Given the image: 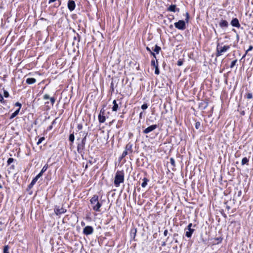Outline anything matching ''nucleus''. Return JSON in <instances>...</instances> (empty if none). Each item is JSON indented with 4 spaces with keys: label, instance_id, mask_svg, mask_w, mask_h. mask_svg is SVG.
I'll return each instance as SVG.
<instances>
[{
    "label": "nucleus",
    "instance_id": "nucleus-1",
    "mask_svg": "<svg viewBox=\"0 0 253 253\" xmlns=\"http://www.w3.org/2000/svg\"><path fill=\"white\" fill-rule=\"evenodd\" d=\"M90 202L93 211H100V208L102 204L98 201V196L94 195L90 200Z\"/></svg>",
    "mask_w": 253,
    "mask_h": 253
},
{
    "label": "nucleus",
    "instance_id": "nucleus-2",
    "mask_svg": "<svg viewBox=\"0 0 253 253\" xmlns=\"http://www.w3.org/2000/svg\"><path fill=\"white\" fill-rule=\"evenodd\" d=\"M124 181V174L123 171H117L114 178V185L116 187H119L120 183Z\"/></svg>",
    "mask_w": 253,
    "mask_h": 253
},
{
    "label": "nucleus",
    "instance_id": "nucleus-3",
    "mask_svg": "<svg viewBox=\"0 0 253 253\" xmlns=\"http://www.w3.org/2000/svg\"><path fill=\"white\" fill-rule=\"evenodd\" d=\"M189 18V15L188 12L186 13L185 21L183 20H179L174 23V26L178 30H183L185 29V22L188 23Z\"/></svg>",
    "mask_w": 253,
    "mask_h": 253
},
{
    "label": "nucleus",
    "instance_id": "nucleus-4",
    "mask_svg": "<svg viewBox=\"0 0 253 253\" xmlns=\"http://www.w3.org/2000/svg\"><path fill=\"white\" fill-rule=\"evenodd\" d=\"M230 48V45H224L222 46L218 43L216 46V56L217 57L221 56L222 55L223 53L226 52Z\"/></svg>",
    "mask_w": 253,
    "mask_h": 253
},
{
    "label": "nucleus",
    "instance_id": "nucleus-5",
    "mask_svg": "<svg viewBox=\"0 0 253 253\" xmlns=\"http://www.w3.org/2000/svg\"><path fill=\"white\" fill-rule=\"evenodd\" d=\"M93 232V228L91 226H85L83 230V233L86 235L92 234Z\"/></svg>",
    "mask_w": 253,
    "mask_h": 253
},
{
    "label": "nucleus",
    "instance_id": "nucleus-6",
    "mask_svg": "<svg viewBox=\"0 0 253 253\" xmlns=\"http://www.w3.org/2000/svg\"><path fill=\"white\" fill-rule=\"evenodd\" d=\"M157 127H158V126L157 125H151V126H148V127H147L146 128H145L143 130V132L144 134L149 133V132H150L153 131L154 130H155Z\"/></svg>",
    "mask_w": 253,
    "mask_h": 253
},
{
    "label": "nucleus",
    "instance_id": "nucleus-7",
    "mask_svg": "<svg viewBox=\"0 0 253 253\" xmlns=\"http://www.w3.org/2000/svg\"><path fill=\"white\" fill-rule=\"evenodd\" d=\"M85 147V145L82 143H80L78 144L77 146V151L82 156L84 154V149Z\"/></svg>",
    "mask_w": 253,
    "mask_h": 253
},
{
    "label": "nucleus",
    "instance_id": "nucleus-8",
    "mask_svg": "<svg viewBox=\"0 0 253 253\" xmlns=\"http://www.w3.org/2000/svg\"><path fill=\"white\" fill-rule=\"evenodd\" d=\"M67 7L70 11H73L76 7V3L73 0H69L68 1Z\"/></svg>",
    "mask_w": 253,
    "mask_h": 253
},
{
    "label": "nucleus",
    "instance_id": "nucleus-9",
    "mask_svg": "<svg viewBox=\"0 0 253 253\" xmlns=\"http://www.w3.org/2000/svg\"><path fill=\"white\" fill-rule=\"evenodd\" d=\"M67 210L63 208H59V207H56L54 209V212L57 215L64 213Z\"/></svg>",
    "mask_w": 253,
    "mask_h": 253
},
{
    "label": "nucleus",
    "instance_id": "nucleus-10",
    "mask_svg": "<svg viewBox=\"0 0 253 253\" xmlns=\"http://www.w3.org/2000/svg\"><path fill=\"white\" fill-rule=\"evenodd\" d=\"M179 8H177L176 5L171 4L167 8V11L171 12H179Z\"/></svg>",
    "mask_w": 253,
    "mask_h": 253
},
{
    "label": "nucleus",
    "instance_id": "nucleus-11",
    "mask_svg": "<svg viewBox=\"0 0 253 253\" xmlns=\"http://www.w3.org/2000/svg\"><path fill=\"white\" fill-rule=\"evenodd\" d=\"M231 24L232 26L235 27L237 28H239L240 27V24L239 23V20L237 18H233L231 22Z\"/></svg>",
    "mask_w": 253,
    "mask_h": 253
},
{
    "label": "nucleus",
    "instance_id": "nucleus-12",
    "mask_svg": "<svg viewBox=\"0 0 253 253\" xmlns=\"http://www.w3.org/2000/svg\"><path fill=\"white\" fill-rule=\"evenodd\" d=\"M132 146L133 144L130 142L127 144L125 147V151L128 152V153H131L132 152Z\"/></svg>",
    "mask_w": 253,
    "mask_h": 253
},
{
    "label": "nucleus",
    "instance_id": "nucleus-13",
    "mask_svg": "<svg viewBox=\"0 0 253 253\" xmlns=\"http://www.w3.org/2000/svg\"><path fill=\"white\" fill-rule=\"evenodd\" d=\"M219 25L222 28H227L228 26V23L225 20H221L219 23Z\"/></svg>",
    "mask_w": 253,
    "mask_h": 253
},
{
    "label": "nucleus",
    "instance_id": "nucleus-14",
    "mask_svg": "<svg viewBox=\"0 0 253 253\" xmlns=\"http://www.w3.org/2000/svg\"><path fill=\"white\" fill-rule=\"evenodd\" d=\"M208 106V102L206 101H203L199 104V107L202 110H205Z\"/></svg>",
    "mask_w": 253,
    "mask_h": 253
},
{
    "label": "nucleus",
    "instance_id": "nucleus-15",
    "mask_svg": "<svg viewBox=\"0 0 253 253\" xmlns=\"http://www.w3.org/2000/svg\"><path fill=\"white\" fill-rule=\"evenodd\" d=\"M188 229V231L185 232V236L187 238H190L192 236V235L195 230L192 228L190 229Z\"/></svg>",
    "mask_w": 253,
    "mask_h": 253
},
{
    "label": "nucleus",
    "instance_id": "nucleus-16",
    "mask_svg": "<svg viewBox=\"0 0 253 253\" xmlns=\"http://www.w3.org/2000/svg\"><path fill=\"white\" fill-rule=\"evenodd\" d=\"M36 82V80L35 78H28L27 79L26 82L27 84H32L34 83H35Z\"/></svg>",
    "mask_w": 253,
    "mask_h": 253
},
{
    "label": "nucleus",
    "instance_id": "nucleus-17",
    "mask_svg": "<svg viewBox=\"0 0 253 253\" xmlns=\"http://www.w3.org/2000/svg\"><path fill=\"white\" fill-rule=\"evenodd\" d=\"M113 106L112 107V111H117L118 109L119 106L118 104L117 103V101L116 100H114L113 101Z\"/></svg>",
    "mask_w": 253,
    "mask_h": 253
},
{
    "label": "nucleus",
    "instance_id": "nucleus-18",
    "mask_svg": "<svg viewBox=\"0 0 253 253\" xmlns=\"http://www.w3.org/2000/svg\"><path fill=\"white\" fill-rule=\"evenodd\" d=\"M106 120V118L104 115L99 114L98 115V121L100 123H103Z\"/></svg>",
    "mask_w": 253,
    "mask_h": 253
},
{
    "label": "nucleus",
    "instance_id": "nucleus-19",
    "mask_svg": "<svg viewBox=\"0 0 253 253\" xmlns=\"http://www.w3.org/2000/svg\"><path fill=\"white\" fill-rule=\"evenodd\" d=\"M249 158L247 157H244L242 160V165H249Z\"/></svg>",
    "mask_w": 253,
    "mask_h": 253
},
{
    "label": "nucleus",
    "instance_id": "nucleus-20",
    "mask_svg": "<svg viewBox=\"0 0 253 253\" xmlns=\"http://www.w3.org/2000/svg\"><path fill=\"white\" fill-rule=\"evenodd\" d=\"M142 181L143 182L141 183V186L143 188H145L147 185V183L149 181V179H147L146 177H144L142 179Z\"/></svg>",
    "mask_w": 253,
    "mask_h": 253
},
{
    "label": "nucleus",
    "instance_id": "nucleus-21",
    "mask_svg": "<svg viewBox=\"0 0 253 253\" xmlns=\"http://www.w3.org/2000/svg\"><path fill=\"white\" fill-rule=\"evenodd\" d=\"M19 111H20V108H18L17 110H16L14 113H13L11 115V116L10 117V119H12L14 118V117H15L18 114Z\"/></svg>",
    "mask_w": 253,
    "mask_h": 253
},
{
    "label": "nucleus",
    "instance_id": "nucleus-22",
    "mask_svg": "<svg viewBox=\"0 0 253 253\" xmlns=\"http://www.w3.org/2000/svg\"><path fill=\"white\" fill-rule=\"evenodd\" d=\"M151 65L153 66L154 68L156 66H158V63L157 60L155 61L154 60H152L151 62Z\"/></svg>",
    "mask_w": 253,
    "mask_h": 253
},
{
    "label": "nucleus",
    "instance_id": "nucleus-23",
    "mask_svg": "<svg viewBox=\"0 0 253 253\" xmlns=\"http://www.w3.org/2000/svg\"><path fill=\"white\" fill-rule=\"evenodd\" d=\"M161 48L157 45H155V48L154 49V51L157 54L159 53L160 51L161 50Z\"/></svg>",
    "mask_w": 253,
    "mask_h": 253
},
{
    "label": "nucleus",
    "instance_id": "nucleus-24",
    "mask_svg": "<svg viewBox=\"0 0 253 253\" xmlns=\"http://www.w3.org/2000/svg\"><path fill=\"white\" fill-rule=\"evenodd\" d=\"M75 139V136L74 133L70 134L69 137V140L72 143H73Z\"/></svg>",
    "mask_w": 253,
    "mask_h": 253
},
{
    "label": "nucleus",
    "instance_id": "nucleus-25",
    "mask_svg": "<svg viewBox=\"0 0 253 253\" xmlns=\"http://www.w3.org/2000/svg\"><path fill=\"white\" fill-rule=\"evenodd\" d=\"M47 168H48V165L46 164L43 167V168H42V169L40 172L43 174V173L44 172L47 170Z\"/></svg>",
    "mask_w": 253,
    "mask_h": 253
},
{
    "label": "nucleus",
    "instance_id": "nucleus-26",
    "mask_svg": "<svg viewBox=\"0 0 253 253\" xmlns=\"http://www.w3.org/2000/svg\"><path fill=\"white\" fill-rule=\"evenodd\" d=\"M9 247L8 246H4L3 248V253H9Z\"/></svg>",
    "mask_w": 253,
    "mask_h": 253
},
{
    "label": "nucleus",
    "instance_id": "nucleus-27",
    "mask_svg": "<svg viewBox=\"0 0 253 253\" xmlns=\"http://www.w3.org/2000/svg\"><path fill=\"white\" fill-rule=\"evenodd\" d=\"M170 163L173 167H175V160L173 158L170 159Z\"/></svg>",
    "mask_w": 253,
    "mask_h": 253
},
{
    "label": "nucleus",
    "instance_id": "nucleus-28",
    "mask_svg": "<svg viewBox=\"0 0 253 253\" xmlns=\"http://www.w3.org/2000/svg\"><path fill=\"white\" fill-rule=\"evenodd\" d=\"M14 161V159L12 158H9L8 159L7 163V165H10Z\"/></svg>",
    "mask_w": 253,
    "mask_h": 253
},
{
    "label": "nucleus",
    "instance_id": "nucleus-29",
    "mask_svg": "<svg viewBox=\"0 0 253 253\" xmlns=\"http://www.w3.org/2000/svg\"><path fill=\"white\" fill-rule=\"evenodd\" d=\"M45 139V138L44 137H41L38 141L37 142V145H39L40 144H41L44 140Z\"/></svg>",
    "mask_w": 253,
    "mask_h": 253
},
{
    "label": "nucleus",
    "instance_id": "nucleus-30",
    "mask_svg": "<svg viewBox=\"0 0 253 253\" xmlns=\"http://www.w3.org/2000/svg\"><path fill=\"white\" fill-rule=\"evenodd\" d=\"M237 61V60H233V61H232L231 65H230V68H233L234 67V66L235 65Z\"/></svg>",
    "mask_w": 253,
    "mask_h": 253
},
{
    "label": "nucleus",
    "instance_id": "nucleus-31",
    "mask_svg": "<svg viewBox=\"0 0 253 253\" xmlns=\"http://www.w3.org/2000/svg\"><path fill=\"white\" fill-rule=\"evenodd\" d=\"M201 126V123L199 122H197L195 124V128L196 129H199L200 127Z\"/></svg>",
    "mask_w": 253,
    "mask_h": 253
},
{
    "label": "nucleus",
    "instance_id": "nucleus-32",
    "mask_svg": "<svg viewBox=\"0 0 253 253\" xmlns=\"http://www.w3.org/2000/svg\"><path fill=\"white\" fill-rule=\"evenodd\" d=\"M86 136H87V133L85 134L84 137L82 139V140L81 141V143L84 144V145L85 144V143H86Z\"/></svg>",
    "mask_w": 253,
    "mask_h": 253
},
{
    "label": "nucleus",
    "instance_id": "nucleus-33",
    "mask_svg": "<svg viewBox=\"0 0 253 253\" xmlns=\"http://www.w3.org/2000/svg\"><path fill=\"white\" fill-rule=\"evenodd\" d=\"M155 74L156 75H159L160 74V71L158 66L155 67Z\"/></svg>",
    "mask_w": 253,
    "mask_h": 253
},
{
    "label": "nucleus",
    "instance_id": "nucleus-34",
    "mask_svg": "<svg viewBox=\"0 0 253 253\" xmlns=\"http://www.w3.org/2000/svg\"><path fill=\"white\" fill-rule=\"evenodd\" d=\"M253 46L250 45V46H249V47L248 49L246 51L245 54L243 56V57H244L246 56V55L247 54V53H248L249 51H250L252 50L253 49Z\"/></svg>",
    "mask_w": 253,
    "mask_h": 253
},
{
    "label": "nucleus",
    "instance_id": "nucleus-35",
    "mask_svg": "<svg viewBox=\"0 0 253 253\" xmlns=\"http://www.w3.org/2000/svg\"><path fill=\"white\" fill-rule=\"evenodd\" d=\"M247 98L248 99H251L253 98V95L252 93L249 92L247 94Z\"/></svg>",
    "mask_w": 253,
    "mask_h": 253
},
{
    "label": "nucleus",
    "instance_id": "nucleus-36",
    "mask_svg": "<svg viewBox=\"0 0 253 253\" xmlns=\"http://www.w3.org/2000/svg\"><path fill=\"white\" fill-rule=\"evenodd\" d=\"M3 96L7 98L9 96V93L8 91H7L6 90H4V92H3Z\"/></svg>",
    "mask_w": 253,
    "mask_h": 253
},
{
    "label": "nucleus",
    "instance_id": "nucleus-37",
    "mask_svg": "<svg viewBox=\"0 0 253 253\" xmlns=\"http://www.w3.org/2000/svg\"><path fill=\"white\" fill-rule=\"evenodd\" d=\"M148 108V105L146 103H145V104H143L142 106H141V109H143V110H145L147 108Z\"/></svg>",
    "mask_w": 253,
    "mask_h": 253
},
{
    "label": "nucleus",
    "instance_id": "nucleus-38",
    "mask_svg": "<svg viewBox=\"0 0 253 253\" xmlns=\"http://www.w3.org/2000/svg\"><path fill=\"white\" fill-rule=\"evenodd\" d=\"M49 99H50L51 104L53 105L55 102V99L54 97H50Z\"/></svg>",
    "mask_w": 253,
    "mask_h": 253
},
{
    "label": "nucleus",
    "instance_id": "nucleus-39",
    "mask_svg": "<svg viewBox=\"0 0 253 253\" xmlns=\"http://www.w3.org/2000/svg\"><path fill=\"white\" fill-rule=\"evenodd\" d=\"M128 154V152H127L126 151H125V150L122 155V157H121L122 158L125 157Z\"/></svg>",
    "mask_w": 253,
    "mask_h": 253
},
{
    "label": "nucleus",
    "instance_id": "nucleus-40",
    "mask_svg": "<svg viewBox=\"0 0 253 253\" xmlns=\"http://www.w3.org/2000/svg\"><path fill=\"white\" fill-rule=\"evenodd\" d=\"M0 102L1 103H4L5 102V101L3 99V96L1 94H0Z\"/></svg>",
    "mask_w": 253,
    "mask_h": 253
},
{
    "label": "nucleus",
    "instance_id": "nucleus-41",
    "mask_svg": "<svg viewBox=\"0 0 253 253\" xmlns=\"http://www.w3.org/2000/svg\"><path fill=\"white\" fill-rule=\"evenodd\" d=\"M43 99L46 100L50 98L49 95L47 94H45L43 95Z\"/></svg>",
    "mask_w": 253,
    "mask_h": 253
},
{
    "label": "nucleus",
    "instance_id": "nucleus-42",
    "mask_svg": "<svg viewBox=\"0 0 253 253\" xmlns=\"http://www.w3.org/2000/svg\"><path fill=\"white\" fill-rule=\"evenodd\" d=\"M183 62V61H182L181 60H179L178 61H177V65L179 66H180L181 65H182Z\"/></svg>",
    "mask_w": 253,
    "mask_h": 253
},
{
    "label": "nucleus",
    "instance_id": "nucleus-43",
    "mask_svg": "<svg viewBox=\"0 0 253 253\" xmlns=\"http://www.w3.org/2000/svg\"><path fill=\"white\" fill-rule=\"evenodd\" d=\"M38 180V179L35 177V178H34L33 179V180L31 181V183H32V184H34L35 185Z\"/></svg>",
    "mask_w": 253,
    "mask_h": 253
},
{
    "label": "nucleus",
    "instance_id": "nucleus-44",
    "mask_svg": "<svg viewBox=\"0 0 253 253\" xmlns=\"http://www.w3.org/2000/svg\"><path fill=\"white\" fill-rule=\"evenodd\" d=\"M15 106H18V107H19V108H20H20H21V107L22 105H21V103H20L19 102H16V103L15 104Z\"/></svg>",
    "mask_w": 253,
    "mask_h": 253
},
{
    "label": "nucleus",
    "instance_id": "nucleus-45",
    "mask_svg": "<svg viewBox=\"0 0 253 253\" xmlns=\"http://www.w3.org/2000/svg\"><path fill=\"white\" fill-rule=\"evenodd\" d=\"M105 114V110L104 109V108H102L101 110H100V113L99 114H101L102 115H104Z\"/></svg>",
    "mask_w": 253,
    "mask_h": 253
},
{
    "label": "nucleus",
    "instance_id": "nucleus-46",
    "mask_svg": "<svg viewBox=\"0 0 253 253\" xmlns=\"http://www.w3.org/2000/svg\"><path fill=\"white\" fill-rule=\"evenodd\" d=\"M42 172H40L36 176V177L38 179L40 177H41L42 175Z\"/></svg>",
    "mask_w": 253,
    "mask_h": 253
},
{
    "label": "nucleus",
    "instance_id": "nucleus-47",
    "mask_svg": "<svg viewBox=\"0 0 253 253\" xmlns=\"http://www.w3.org/2000/svg\"><path fill=\"white\" fill-rule=\"evenodd\" d=\"M77 128L79 130H81L83 128V126H82V125L81 124H78V126H77Z\"/></svg>",
    "mask_w": 253,
    "mask_h": 253
},
{
    "label": "nucleus",
    "instance_id": "nucleus-48",
    "mask_svg": "<svg viewBox=\"0 0 253 253\" xmlns=\"http://www.w3.org/2000/svg\"><path fill=\"white\" fill-rule=\"evenodd\" d=\"M34 184L31 182V183L28 185V188L30 189L34 186Z\"/></svg>",
    "mask_w": 253,
    "mask_h": 253
},
{
    "label": "nucleus",
    "instance_id": "nucleus-49",
    "mask_svg": "<svg viewBox=\"0 0 253 253\" xmlns=\"http://www.w3.org/2000/svg\"><path fill=\"white\" fill-rule=\"evenodd\" d=\"M168 234V230L167 229H166L164 232V235L165 236H167Z\"/></svg>",
    "mask_w": 253,
    "mask_h": 253
},
{
    "label": "nucleus",
    "instance_id": "nucleus-50",
    "mask_svg": "<svg viewBox=\"0 0 253 253\" xmlns=\"http://www.w3.org/2000/svg\"><path fill=\"white\" fill-rule=\"evenodd\" d=\"M216 240L217 241V243L221 242L222 239L220 238H217L216 239Z\"/></svg>",
    "mask_w": 253,
    "mask_h": 253
},
{
    "label": "nucleus",
    "instance_id": "nucleus-51",
    "mask_svg": "<svg viewBox=\"0 0 253 253\" xmlns=\"http://www.w3.org/2000/svg\"><path fill=\"white\" fill-rule=\"evenodd\" d=\"M111 88L112 89V91H114V84H113V82H112L111 83Z\"/></svg>",
    "mask_w": 253,
    "mask_h": 253
},
{
    "label": "nucleus",
    "instance_id": "nucleus-52",
    "mask_svg": "<svg viewBox=\"0 0 253 253\" xmlns=\"http://www.w3.org/2000/svg\"><path fill=\"white\" fill-rule=\"evenodd\" d=\"M193 226L192 224L191 223H189L187 226V229H192V226Z\"/></svg>",
    "mask_w": 253,
    "mask_h": 253
},
{
    "label": "nucleus",
    "instance_id": "nucleus-53",
    "mask_svg": "<svg viewBox=\"0 0 253 253\" xmlns=\"http://www.w3.org/2000/svg\"><path fill=\"white\" fill-rule=\"evenodd\" d=\"M150 53L155 58H156V54L155 53L151 51V52H150Z\"/></svg>",
    "mask_w": 253,
    "mask_h": 253
},
{
    "label": "nucleus",
    "instance_id": "nucleus-54",
    "mask_svg": "<svg viewBox=\"0 0 253 253\" xmlns=\"http://www.w3.org/2000/svg\"><path fill=\"white\" fill-rule=\"evenodd\" d=\"M150 53L155 58H156V54L155 53L151 51V52H150Z\"/></svg>",
    "mask_w": 253,
    "mask_h": 253
},
{
    "label": "nucleus",
    "instance_id": "nucleus-55",
    "mask_svg": "<svg viewBox=\"0 0 253 253\" xmlns=\"http://www.w3.org/2000/svg\"><path fill=\"white\" fill-rule=\"evenodd\" d=\"M146 50H147L148 51H149V52H151V51H152L151 50L150 48L149 47H148V46H147V47H146Z\"/></svg>",
    "mask_w": 253,
    "mask_h": 253
},
{
    "label": "nucleus",
    "instance_id": "nucleus-56",
    "mask_svg": "<svg viewBox=\"0 0 253 253\" xmlns=\"http://www.w3.org/2000/svg\"><path fill=\"white\" fill-rule=\"evenodd\" d=\"M57 119V118H56V119H55L54 120H53V122H52V125H54V124H55L56 123V119Z\"/></svg>",
    "mask_w": 253,
    "mask_h": 253
},
{
    "label": "nucleus",
    "instance_id": "nucleus-57",
    "mask_svg": "<svg viewBox=\"0 0 253 253\" xmlns=\"http://www.w3.org/2000/svg\"><path fill=\"white\" fill-rule=\"evenodd\" d=\"M166 242H163L162 243V246L163 247H165V246H166Z\"/></svg>",
    "mask_w": 253,
    "mask_h": 253
},
{
    "label": "nucleus",
    "instance_id": "nucleus-58",
    "mask_svg": "<svg viewBox=\"0 0 253 253\" xmlns=\"http://www.w3.org/2000/svg\"><path fill=\"white\" fill-rule=\"evenodd\" d=\"M142 116H143V112H141V113L139 114V118H140V119H141V118H142Z\"/></svg>",
    "mask_w": 253,
    "mask_h": 253
},
{
    "label": "nucleus",
    "instance_id": "nucleus-59",
    "mask_svg": "<svg viewBox=\"0 0 253 253\" xmlns=\"http://www.w3.org/2000/svg\"><path fill=\"white\" fill-rule=\"evenodd\" d=\"M52 128V125H51V126H50L48 127V129L49 130H50V129H51Z\"/></svg>",
    "mask_w": 253,
    "mask_h": 253
},
{
    "label": "nucleus",
    "instance_id": "nucleus-60",
    "mask_svg": "<svg viewBox=\"0 0 253 253\" xmlns=\"http://www.w3.org/2000/svg\"><path fill=\"white\" fill-rule=\"evenodd\" d=\"M178 236V234H177V233H174V234H173V238H175V237L176 236Z\"/></svg>",
    "mask_w": 253,
    "mask_h": 253
},
{
    "label": "nucleus",
    "instance_id": "nucleus-61",
    "mask_svg": "<svg viewBox=\"0 0 253 253\" xmlns=\"http://www.w3.org/2000/svg\"><path fill=\"white\" fill-rule=\"evenodd\" d=\"M136 233V229H134V237H133V238L135 237Z\"/></svg>",
    "mask_w": 253,
    "mask_h": 253
},
{
    "label": "nucleus",
    "instance_id": "nucleus-62",
    "mask_svg": "<svg viewBox=\"0 0 253 253\" xmlns=\"http://www.w3.org/2000/svg\"><path fill=\"white\" fill-rule=\"evenodd\" d=\"M173 240H174L175 243H178V241L176 239L173 238Z\"/></svg>",
    "mask_w": 253,
    "mask_h": 253
},
{
    "label": "nucleus",
    "instance_id": "nucleus-63",
    "mask_svg": "<svg viewBox=\"0 0 253 253\" xmlns=\"http://www.w3.org/2000/svg\"><path fill=\"white\" fill-rule=\"evenodd\" d=\"M58 1L59 2V3H58V5L57 6H59L61 4V0H58Z\"/></svg>",
    "mask_w": 253,
    "mask_h": 253
},
{
    "label": "nucleus",
    "instance_id": "nucleus-64",
    "mask_svg": "<svg viewBox=\"0 0 253 253\" xmlns=\"http://www.w3.org/2000/svg\"><path fill=\"white\" fill-rule=\"evenodd\" d=\"M236 37H237V40H238L239 39V35L238 34H237Z\"/></svg>",
    "mask_w": 253,
    "mask_h": 253
}]
</instances>
